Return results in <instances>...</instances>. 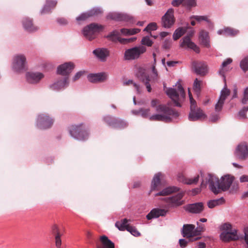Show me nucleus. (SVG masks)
Listing matches in <instances>:
<instances>
[{
    "label": "nucleus",
    "mask_w": 248,
    "mask_h": 248,
    "mask_svg": "<svg viewBox=\"0 0 248 248\" xmlns=\"http://www.w3.org/2000/svg\"><path fill=\"white\" fill-rule=\"evenodd\" d=\"M199 42L201 45L206 47L210 46L209 39L207 32H200Z\"/></svg>",
    "instance_id": "34"
},
{
    "label": "nucleus",
    "mask_w": 248,
    "mask_h": 248,
    "mask_svg": "<svg viewBox=\"0 0 248 248\" xmlns=\"http://www.w3.org/2000/svg\"><path fill=\"white\" fill-rule=\"evenodd\" d=\"M93 54L101 61L105 62L109 55V51L105 48H98L93 51Z\"/></svg>",
    "instance_id": "23"
},
{
    "label": "nucleus",
    "mask_w": 248,
    "mask_h": 248,
    "mask_svg": "<svg viewBox=\"0 0 248 248\" xmlns=\"http://www.w3.org/2000/svg\"><path fill=\"white\" fill-rule=\"evenodd\" d=\"M83 73L84 72L82 71L78 72L73 78V80L76 81L78 79L81 77V76L83 74Z\"/></svg>",
    "instance_id": "62"
},
{
    "label": "nucleus",
    "mask_w": 248,
    "mask_h": 248,
    "mask_svg": "<svg viewBox=\"0 0 248 248\" xmlns=\"http://www.w3.org/2000/svg\"><path fill=\"white\" fill-rule=\"evenodd\" d=\"M26 58L23 54H18L14 56L13 67L17 72H22L26 69Z\"/></svg>",
    "instance_id": "9"
},
{
    "label": "nucleus",
    "mask_w": 248,
    "mask_h": 248,
    "mask_svg": "<svg viewBox=\"0 0 248 248\" xmlns=\"http://www.w3.org/2000/svg\"><path fill=\"white\" fill-rule=\"evenodd\" d=\"M204 209L202 202H197L193 204H189L186 206V209L189 212L194 214H199Z\"/></svg>",
    "instance_id": "26"
},
{
    "label": "nucleus",
    "mask_w": 248,
    "mask_h": 248,
    "mask_svg": "<svg viewBox=\"0 0 248 248\" xmlns=\"http://www.w3.org/2000/svg\"><path fill=\"white\" fill-rule=\"evenodd\" d=\"M68 77H65L62 78L57 82L50 86V88L53 91H58L64 88L68 85Z\"/></svg>",
    "instance_id": "21"
},
{
    "label": "nucleus",
    "mask_w": 248,
    "mask_h": 248,
    "mask_svg": "<svg viewBox=\"0 0 248 248\" xmlns=\"http://www.w3.org/2000/svg\"><path fill=\"white\" fill-rule=\"evenodd\" d=\"M141 43L143 45L148 46H151L153 42L149 36L143 37L141 41Z\"/></svg>",
    "instance_id": "46"
},
{
    "label": "nucleus",
    "mask_w": 248,
    "mask_h": 248,
    "mask_svg": "<svg viewBox=\"0 0 248 248\" xmlns=\"http://www.w3.org/2000/svg\"><path fill=\"white\" fill-rule=\"evenodd\" d=\"M74 68L75 65L73 62H65L58 67L57 72L60 75L67 76L72 72Z\"/></svg>",
    "instance_id": "17"
},
{
    "label": "nucleus",
    "mask_w": 248,
    "mask_h": 248,
    "mask_svg": "<svg viewBox=\"0 0 248 248\" xmlns=\"http://www.w3.org/2000/svg\"><path fill=\"white\" fill-rule=\"evenodd\" d=\"M69 131L72 137L78 140H86L89 135V131L83 124L71 125Z\"/></svg>",
    "instance_id": "6"
},
{
    "label": "nucleus",
    "mask_w": 248,
    "mask_h": 248,
    "mask_svg": "<svg viewBox=\"0 0 248 248\" xmlns=\"http://www.w3.org/2000/svg\"><path fill=\"white\" fill-rule=\"evenodd\" d=\"M199 177V175H198L194 178H187L183 173H179L178 175V180L179 182L188 185L196 184L198 183Z\"/></svg>",
    "instance_id": "30"
},
{
    "label": "nucleus",
    "mask_w": 248,
    "mask_h": 248,
    "mask_svg": "<svg viewBox=\"0 0 248 248\" xmlns=\"http://www.w3.org/2000/svg\"><path fill=\"white\" fill-rule=\"evenodd\" d=\"M220 230L223 231L222 232H228L232 231L233 229H232V225L230 223H225L221 226Z\"/></svg>",
    "instance_id": "47"
},
{
    "label": "nucleus",
    "mask_w": 248,
    "mask_h": 248,
    "mask_svg": "<svg viewBox=\"0 0 248 248\" xmlns=\"http://www.w3.org/2000/svg\"><path fill=\"white\" fill-rule=\"evenodd\" d=\"M163 177V174L160 172H158L155 175L151 186V191L153 190H160L162 188L161 180Z\"/></svg>",
    "instance_id": "22"
},
{
    "label": "nucleus",
    "mask_w": 248,
    "mask_h": 248,
    "mask_svg": "<svg viewBox=\"0 0 248 248\" xmlns=\"http://www.w3.org/2000/svg\"><path fill=\"white\" fill-rule=\"evenodd\" d=\"M232 60L231 58H228L225 60L222 63L221 68L219 70V74L224 77L225 68L229 64L231 63Z\"/></svg>",
    "instance_id": "40"
},
{
    "label": "nucleus",
    "mask_w": 248,
    "mask_h": 248,
    "mask_svg": "<svg viewBox=\"0 0 248 248\" xmlns=\"http://www.w3.org/2000/svg\"><path fill=\"white\" fill-rule=\"evenodd\" d=\"M179 245L182 248H185L187 245V241L184 239H181L179 240Z\"/></svg>",
    "instance_id": "59"
},
{
    "label": "nucleus",
    "mask_w": 248,
    "mask_h": 248,
    "mask_svg": "<svg viewBox=\"0 0 248 248\" xmlns=\"http://www.w3.org/2000/svg\"><path fill=\"white\" fill-rule=\"evenodd\" d=\"M247 107L244 108L243 109L240 110L239 112V116L242 118H246V112L248 111Z\"/></svg>",
    "instance_id": "56"
},
{
    "label": "nucleus",
    "mask_w": 248,
    "mask_h": 248,
    "mask_svg": "<svg viewBox=\"0 0 248 248\" xmlns=\"http://www.w3.org/2000/svg\"><path fill=\"white\" fill-rule=\"evenodd\" d=\"M202 230H195V225L193 224H185L183 227L182 233L184 237H186L188 238L192 239L195 236L200 234V231ZM200 239V237H196L191 241H196Z\"/></svg>",
    "instance_id": "10"
},
{
    "label": "nucleus",
    "mask_w": 248,
    "mask_h": 248,
    "mask_svg": "<svg viewBox=\"0 0 248 248\" xmlns=\"http://www.w3.org/2000/svg\"><path fill=\"white\" fill-rule=\"evenodd\" d=\"M224 101L219 99L217 103L215 106V109L217 111H219L221 110Z\"/></svg>",
    "instance_id": "53"
},
{
    "label": "nucleus",
    "mask_w": 248,
    "mask_h": 248,
    "mask_svg": "<svg viewBox=\"0 0 248 248\" xmlns=\"http://www.w3.org/2000/svg\"><path fill=\"white\" fill-rule=\"evenodd\" d=\"M234 155L235 157L241 160L248 158V145L246 142H242L237 146Z\"/></svg>",
    "instance_id": "12"
},
{
    "label": "nucleus",
    "mask_w": 248,
    "mask_h": 248,
    "mask_svg": "<svg viewBox=\"0 0 248 248\" xmlns=\"http://www.w3.org/2000/svg\"><path fill=\"white\" fill-rule=\"evenodd\" d=\"M69 131L72 137L78 140H86L89 135V131L83 124L71 125Z\"/></svg>",
    "instance_id": "5"
},
{
    "label": "nucleus",
    "mask_w": 248,
    "mask_h": 248,
    "mask_svg": "<svg viewBox=\"0 0 248 248\" xmlns=\"http://www.w3.org/2000/svg\"><path fill=\"white\" fill-rule=\"evenodd\" d=\"M108 18L117 21H128L131 19V17L125 14L112 13L108 15Z\"/></svg>",
    "instance_id": "28"
},
{
    "label": "nucleus",
    "mask_w": 248,
    "mask_h": 248,
    "mask_svg": "<svg viewBox=\"0 0 248 248\" xmlns=\"http://www.w3.org/2000/svg\"><path fill=\"white\" fill-rule=\"evenodd\" d=\"M156 111L158 112H162V114H155L150 117L151 121H163L169 122L171 119L170 116L172 115L175 117L179 116L178 112L175 111L173 109L170 108L164 105H158L156 108Z\"/></svg>",
    "instance_id": "2"
},
{
    "label": "nucleus",
    "mask_w": 248,
    "mask_h": 248,
    "mask_svg": "<svg viewBox=\"0 0 248 248\" xmlns=\"http://www.w3.org/2000/svg\"><path fill=\"white\" fill-rule=\"evenodd\" d=\"M98 32H82L83 36L86 39L92 41L97 37Z\"/></svg>",
    "instance_id": "42"
},
{
    "label": "nucleus",
    "mask_w": 248,
    "mask_h": 248,
    "mask_svg": "<svg viewBox=\"0 0 248 248\" xmlns=\"http://www.w3.org/2000/svg\"><path fill=\"white\" fill-rule=\"evenodd\" d=\"M57 4V1L53 0H46V3L41 11V13L45 14L51 12Z\"/></svg>",
    "instance_id": "32"
},
{
    "label": "nucleus",
    "mask_w": 248,
    "mask_h": 248,
    "mask_svg": "<svg viewBox=\"0 0 248 248\" xmlns=\"http://www.w3.org/2000/svg\"><path fill=\"white\" fill-rule=\"evenodd\" d=\"M193 36V32H190L189 33L183 38V42L180 46L182 47H187L193 50L195 52L198 53L200 52V48L193 42L191 41V38Z\"/></svg>",
    "instance_id": "14"
},
{
    "label": "nucleus",
    "mask_w": 248,
    "mask_h": 248,
    "mask_svg": "<svg viewBox=\"0 0 248 248\" xmlns=\"http://www.w3.org/2000/svg\"><path fill=\"white\" fill-rule=\"evenodd\" d=\"M128 124L125 121L117 118L114 128L122 129L126 128Z\"/></svg>",
    "instance_id": "41"
},
{
    "label": "nucleus",
    "mask_w": 248,
    "mask_h": 248,
    "mask_svg": "<svg viewBox=\"0 0 248 248\" xmlns=\"http://www.w3.org/2000/svg\"><path fill=\"white\" fill-rule=\"evenodd\" d=\"M240 181L241 182H248V175H243L240 178Z\"/></svg>",
    "instance_id": "64"
},
{
    "label": "nucleus",
    "mask_w": 248,
    "mask_h": 248,
    "mask_svg": "<svg viewBox=\"0 0 248 248\" xmlns=\"http://www.w3.org/2000/svg\"><path fill=\"white\" fill-rule=\"evenodd\" d=\"M220 238L224 242L237 240L239 239L237 230L234 229L232 231L222 232L220 234Z\"/></svg>",
    "instance_id": "16"
},
{
    "label": "nucleus",
    "mask_w": 248,
    "mask_h": 248,
    "mask_svg": "<svg viewBox=\"0 0 248 248\" xmlns=\"http://www.w3.org/2000/svg\"><path fill=\"white\" fill-rule=\"evenodd\" d=\"M244 240L248 246L247 247L248 248V228L245 229Z\"/></svg>",
    "instance_id": "63"
},
{
    "label": "nucleus",
    "mask_w": 248,
    "mask_h": 248,
    "mask_svg": "<svg viewBox=\"0 0 248 248\" xmlns=\"http://www.w3.org/2000/svg\"><path fill=\"white\" fill-rule=\"evenodd\" d=\"M141 116L144 118H147L150 115V109L149 108H141L139 110Z\"/></svg>",
    "instance_id": "51"
},
{
    "label": "nucleus",
    "mask_w": 248,
    "mask_h": 248,
    "mask_svg": "<svg viewBox=\"0 0 248 248\" xmlns=\"http://www.w3.org/2000/svg\"><path fill=\"white\" fill-rule=\"evenodd\" d=\"M129 84H132L134 86V87L135 88V89H136L138 93H140V86L139 85H138L137 84L135 83H133V81L132 80H128L127 82H126V84L127 85H129Z\"/></svg>",
    "instance_id": "61"
},
{
    "label": "nucleus",
    "mask_w": 248,
    "mask_h": 248,
    "mask_svg": "<svg viewBox=\"0 0 248 248\" xmlns=\"http://www.w3.org/2000/svg\"><path fill=\"white\" fill-rule=\"evenodd\" d=\"M102 13V11L98 8H93L85 13H83L76 18L78 22L85 21L91 17L98 16Z\"/></svg>",
    "instance_id": "15"
},
{
    "label": "nucleus",
    "mask_w": 248,
    "mask_h": 248,
    "mask_svg": "<svg viewBox=\"0 0 248 248\" xmlns=\"http://www.w3.org/2000/svg\"><path fill=\"white\" fill-rule=\"evenodd\" d=\"M184 32H176L173 35V38L174 40H178L184 35Z\"/></svg>",
    "instance_id": "58"
},
{
    "label": "nucleus",
    "mask_w": 248,
    "mask_h": 248,
    "mask_svg": "<svg viewBox=\"0 0 248 248\" xmlns=\"http://www.w3.org/2000/svg\"><path fill=\"white\" fill-rule=\"evenodd\" d=\"M171 4L173 6H178L180 4L183 5V0H173L171 2Z\"/></svg>",
    "instance_id": "60"
},
{
    "label": "nucleus",
    "mask_w": 248,
    "mask_h": 248,
    "mask_svg": "<svg viewBox=\"0 0 248 248\" xmlns=\"http://www.w3.org/2000/svg\"><path fill=\"white\" fill-rule=\"evenodd\" d=\"M183 5L192 7L196 5L195 0H183Z\"/></svg>",
    "instance_id": "52"
},
{
    "label": "nucleus",
    "mask_w": 248,
    "mask_h": 248,
    "mask_svg": "<svg viewBox=\"0 0 248 248\" xmlns=\"http://www.w3.org/2000/svg\"><path fill=\"white\" fill-rule=\"evenodd\" d=\"M53 232L55 235V241L56 247L60 248L62 245L61 236L62 233L61 232L60 229L57 225H54L52 227Z\"/></svg>",
    "instance_id": "29"
},
{
    "label": "nucleus",
    "mask_w": 248,
    "mask_h": 248,
    "mask_svg": "<svg viewBox=\"0 0 248 248\" xmlns=\"http://www.w3.org/2000/svg\"><path fill=\"white\" fill-rule=\"evenodd\" d=\"M230 94V90L228 89L226 87L221 92V94L219 97V99L225 101L227 97Z\"/></svg>",
    "instance_id": "44"
},
{
    "label": "nucleus",
    "mask_w": 248,
    "mask_h": 248,
    "mask_svg": "<svg viewBox=\"0 0 248 248\" xmlns=\"http://www.w3.org/2000/svg\"><path fill=\"white\" fill-rule=\"evenodd\" d=\"M191 19H194L197 21L200 22L202 21H206L207 22H209L210 21L207 16H195L191 17Z\"/></svg>",
    "instance_id": "50"
},
{
    "label": "nucleus",
    "mask_w": 248,
    "mask_h": 248,
    "mask_svg": "<svg viewBox=\"0 0 248 248\" xmlns=\"http://www.w3.org/2000/svg\"><path fill=\"white\" fill-rule=\"evenodd\" d=\"M23 25L25 30L31 31L38 30L36 27L33 26L32 20L29 18H25L23 19Z\"/></svg>",
    "instance_id": "36"
},
{
    "label": "nucleus",
    "mask_w": 248,
    "mask_h": 248,
    "mask_svg": "<svg viewBox=\"0 0 248 248\" xmlns=\"http://www.w3.org/2000/svg\"><path fill=\"white\" fill-rule=\"evenodd\" d=\"M192 66L197 75L203 76L207 73V65L203 62H194Z\"/></svg>",
    "instance_id": "19"
},
{
    "label": "nucleus",
    "mask_w": 248,
    "mask_h": 248,
    "mask_svg": "<svg viewBox=\"0 0 248 248\" xmlns=\"http://www.w3.org/2000/svg\"><path fill=\"white\" fill-rule=\"evenodd\" d=\"M127 231L130 232L132 235L135 236H139L140 235V233L138 232L137 229L133 226L130 225L127 227Z\"/></svg>",
    "instance_id": "48"
},
{
    "label": "nucleus",
    "mask_w": 248,
    "mask_h": 248,
    "mask_svg": "<svg viewBox=\"0 0 248 248\" xmlns=\"http://www.w3.org/2000/svg\"><path fill=\"white\" fill-rule=\"evenodd\" d=\"M105 27L95 23H91L87 26L83 31H100L105 30Z\"/></svg>",
    "instance_id": "35"
},
{
    "label": "nucleus",
    "mask_w": 248,
    "mask_h": 248,
    "mask_svg": "<svg viewBox=\"0 0 248 248\" xmlns=\"http://www.w3.org/2000/svg\"><path fill=\"white\" fill-rule=\"evenodd\" d=\"M57 20L58 23L62 25H65L68 23L67 20L63 17L58 18Z\"/></svg>",
    "instance_id": "57"
},
{
    "label": "nucleus",
    "mask_w": 248,
    "mask_h": 248,
    "mask_svg": "<svg viewBox=\"0 0 248 248\" xmlns=\"http://www.w3.org/2000/svg\"><path fill=\"white\" fill-rule=\"evenodd\" d=\"M183 196V193L179 192L175 196L165 198V200L169 205L172 206H178L184 203L183 201L181 200Z\"/></svg>",
    "instance_id": "18"
},
{
    "label": "nucleus",
    "mask_w": 248,
    "mask_h": 248,
    "mask_svg": "<svg viewBox=\"0 0 248 248\" xmlns=\"http://www.w3.org/2000/svg\"><path fill=\"white\" fill-rule=\"evenodd\" d=\"M102 246H97L96 248H115L114 244L106 235H102L100 238Z\"/></svg>",
    "instance_id": "31"
},
{
    "label": "nucleus",
    "mask_w": 248,
    "mask_h": 248,
    "mask_svg": "<svg viewBox=\"0 0 248 248\" xmlns=\"http://www.w3.org/2000/svg\"><path fill=\"white\" fill-rule=\"evenodd\" d=\"M107 78L108 75L105 73L92 74L88 77L89 81L93 83L103 82L107 79Z\"/></svg>",
    "instance_id": "24"
},
{
    "label": "nucleus",
    "mask_w": 248,
    "mask_h": 248,
    "mask_svg": "<svg viewBox=\"0 0 248 248\" xmlns=\"http://www.w3.org/2000/svg\"><path fill=\"white\" fill-rule=\"evenodd\" d=\"M117 118L113 117L111 116L108 115L104 118V120L107 124L113 128H114L116 124Z\"/></svg>",
    "instance_id": "39"
},
{
    "label": "nucleus",
    "mask_w": 248,
    "mask_h": 248,
    "mask_svg": "<svg viewBox=\"0 0 248 248\" xmlns=\"http://www.w3.org/2000/svg\"><path fill=\"white\" fill-rule=\"evenodd\" d=\"M157 29V26L156 23L152 22L149 24L143 31H155Z\"/></svg>",
    "instance_id": "49"
},
{
    "label": "nucleus",
    "mask_w": 248,
    "mask_h": 248,
    "mask_svg": "<svg viewBox=\"0 0 248 248\" xmlns=\"http://www.w3.org/2000/svg\"><path fill=\"white\" fill-rule=\"evenodd\" d=\"M167 213L165 209L155 208L152 210L146 216V218L150 220L153 218H156L159 216H164Z\"/></svg>",
    "instance_id": "27"
},
{
    "label": "nucleus",
    "mask_w": 248,
    "mask_h": 248,
    "mask_svg": "<svg viewBox=\"0 0 248 248\" xmlns=\"http://www.w3.org/2000/svg\"><path fill=\"white\" fill-rule=\"evenodd\" d=\"M146 51V47L140 46L128 49L124 52V57L126 60H132L139 58L140 56Z\"/></svg>",
    "instance_id": "7"
},
{
    "label": "nucleus",
    "mask_w": 248,
    "mask_h": 248,
    "mask_svg": "<svg viewBox=\"0 0 248 248\" xmlns=\"http://www.w3.org/2000/svg\"><path fill=\"white\" fill-rule=\"evenodd\" d=\"M200 174L202 177L201 187H205L206 185L208 184L210 189L215 194H218L221 191L228 190L234 179L233 176L226 175L221 177V182H220L218 178L214 174L211 173L204 174L201 171Z\"/></svg>",
    "instance_id": "1"
},
{
    "label": "nucleus",
    "mask_w": 248,
    "mask_h": 248,
    "mask_svg": "<svg viewBox=\"0 0 248 248\" xmlns=\"http://www.w3.org/2000/svg\"><path fill=\"white\" fill-rule=\"evenodd\" d=\"M128 221L126 218H124L121 221H117L115 223V226L120 231H124L125 230H127V227L129 225V224H127Z\"/></svg>",
    "instance_id": "37"
},
{
    "label": "nucleus",
    "mask_w": 248,
    "mask_h": 248,
    "mask_svg": "<svg viewBox=\"0 0 248 248\" xmlns=\"http://www.w3.org/2000/svg\"><path fill=\"white\" fill-rule=\"evenodd\" d=\"M43 78V74L39 72H28L26 74L27 80L30 83H37Z\"/></svg>",
    "instance_id": "25"
},
{
    "label": "nucleus",
    "mask_w": 248,
    "mask_h": 248,
    "mask_svg": "<svg viewBox=\"0 0 248 248\" xmlns=\"http://www.w3.org/2000/svg\"><path fill=\"white\" fill-rule=\"evenodd\" d=\"M54 120L46 114H41L38 115L37 120V126L40 129H46L52 126Z\"/></svg>",
    "instance_id": "8"
},
{
    "label": "nucleus",
    "mask_w": 248,
    "mask_h": 248,
    "mask_svg": "<svg viewBox=\"0 0 248 248\" xmlns=\"http://www.w3.org/2000/svg\"><path fill=\"white\" fill-rule=\"evenodd\" d=\"M225 201L223 198L218 199L211 200L208 202L207 205L209 208H213L216 206L222 204Z\"/></svg>",
    "instance_id": "38"
},
{
    "label": "nucleus",
    "mask_w": 248,
    "mask_h": 248,
    "mask_svg": "<svg viewBox=\"0 0 248 248\" xmlns=\"http://www.w3.org/2000/svg\"><path fill=\"white\" fill-rule=\"evenodd\" d=\"M205 118V114L201 109L196 108V104L190 105V112L188 116V119L190 121H195L204 119Z\"/></svg>",
    "instance_id": "13"
},
{
    "label": "nucleus",
    "mask_w": 248,
    "mask_h": 248,
    "mask_svg": "<svg viewBox=\"0 0 248 248\" xmlns=\"http://www.w3.org/2000/svg\"><path fill=\"white\" fill-rule=\"evenodd\" d=\"M171 46V40H165L163 45V47L165 49H169Z\"/></svg>",
    "instance_id": "55"
},
{
    "label": "nucleus",
    "mask_w": 248,
    "mask_h": 248,
    "mask_svg": "<svg viewBox=\"0 0 248 248\" xmlns=\"http://www.w3.org/2000/svg\"><path fill=\"white\" fill-rule=\"evenodd\" d=\"M167 95L177 107H181V103L184 100L186 94L182 86L179 84L177 89L169 88L166 91Z\"/></svg>",
    "instance_id": "4"
},
{
    "label": "nucleus",
    "mask_w": 248,
    "mask_h": 248,
    "mask_svg": "<svg viewBox=\"0 0 248 248\" xmlns=\"http://www.w3.org/2000/svg\"><path fill=\"white\" fill-rule=\"evenodd\" d=\"M179 190V188L176 186H169L156 193L155 196L168 195Z\"/></svg>",
    "instance_id": "33"
},
{
    "label": "nucleus",
    "mask_w": 248,
    "mask_h": 248,
    "mask_svg": "<svg viewBox=\"0 0 248 248\" xmlns=\"http://www.w3.org/2000/svg\"><path fill=\"white\" fill-rule=\"evenodd\" d=\"M138 32H110L106 37L108 40L113 42H119L121 44H127L135 41L137 38L135 37H129Z\"/></svg>",
    "instance_id": "3"
},
{
    "label": "nucleus",
    "mask_w": 248,
    "mask_h": 248,
    "mask_svg": "<svg viewBox=\"0 0 248 248\" xmlns=\"http://www.w3.org/2000/svg\"><path fill=\"white\" fill-rule=\"evenodd\" d=\"M248 101V87L247 88L244 93V97L242 99V102L243 104H246L247 102Z\"/></svg>",
    "instance_id": "54"
},
{
    "label": "nucleus",
    "mask_w": 248,
    "mask_h": 248,
    "mask_svg": "<svg viewBox=\"0 0 248 248\" xmlns=\"http://www.w3.org/2000/svg\"><path fill=\"white\" fill-rule=\"evenodd\" d=\"M202 81L199 80L198 78H196L193 83V89L194 91L197 93H199L201 92V85Z\"/></svg>",
    "instance_id": "43"
},
{
    "label": "nucleus",
    "mask_w": 248,
    "mask_h": 248,
    "mask_svg": "<svg viewBox=\"0 0 248 248\" xmlns=\"http://www.w3.org/2000/svg\"><path fill=\"white\" fill-rule=\"evenodd\" d=\"M175 21L174 10L170 8L162 17L161 25L165 28L169 29L174 24Z\"/></svg>",
    "instance_id": "11"
},
{
    "label": "nucleus",
    "mask_w": 248,
    "mask_h": 248,
    "mask_svg": "<svg viewBox=\"0 0 248 248\" xmlns=\"http://www.w3.org/2000/svg\"><path fill=\"white\" fill-rule=\"evenodd\" d=\"M240 66L245 72L248 70V56L245 57L241 61Z\"/></svg>",
    "instance_id": "45"
},
{
    "label": "nucleus",
    "mask_w": 248,
    "mask_h": 248,
    "mask_svg": "<svg viewBox=\"0 0 248 248\" xmlns=\"http://www.w3.org/2000/svg\"><path fill=\"white\" fill-rule=\"evenodd\" d=\"M137 75L139 79L146 86L148 92H151L152 91V88L150 83L151 79L148 74L145 73L143 70H140L138 73Z\"/></svg>",
    "instance_id": "20"
}]
</instances>
